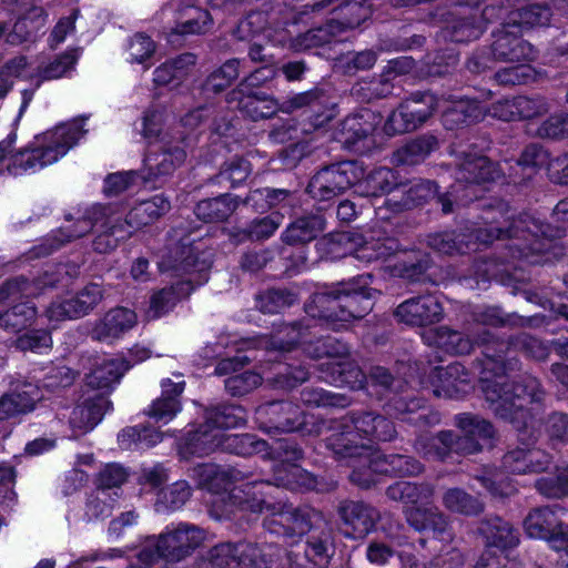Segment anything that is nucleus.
I'll list each match as a JSON object with an SVG mask.
<instances>
[{
	"label": "nucleus",
	"instance_id": "obj_14",
	"mask_svg": "<svg viewBox=\"0 0 568 568\" xmlns=\"http://www.w3.org/2000/svg\"><path fill=\"white\" fill-rule=\"evenodd\" d=\"M434 489L428 484H414L398 481L387 488V496L397 501L412 505L405 510L407 521L416 530L432 529L443 534L446 529V519L437 511L426 508Z\"/></svg>",
	"mask_w": 568,
	"mask_h": 568
},
{
	"label": "nucleus",
	"instance_id": "obj_51",
	"mask_svg": "<svg viewBox=\"0 0 568 568\" xmlns=\"http://www.w3.org/2000/svg\"><path fill=\"white\" fill-rule=\"evenodd\" d=\"M166 113L163 108L151 106L142 118V134L150 142L168 141L169 131L165 128Z\"/></svg>",
	"mask_w": 568,
	"mask_h": 568
},
{
	"label": "nucleus",
	"instance_id": "obj_30",
	"mask_svg": "<svg viewBox=\"0 0 568 568\" xmlns=\"http://www.w3.org/2000/svg\"><path fill=\"white\" fill-rule=\"evenodd\" d=\"M343 531L351 538H363L373 530L378 511L363 503L348 501L339 507Z\"/></svg>",
	"mask_w": 568,
	"mask_h": 568
},
{
	"label": "nucleus",
	"instance_id": "obj_31",
	"mask_svg": "<svg viewBox=\"0 0 568 568\" xmlns=\"http://www.w3.org/2000/svg\"><path fill=\"white\" fill-rule=\"evenodd\" d=\"M184 386V381L174 382L171 378H164L161 382L162 394L149 406L148 416L158 423H170L182 409L180 396Z\"/></svg>",
	"mask_w": 568,
	"mask_h": 568
},
{
	"label": "nucleus",
	"instance_id": "obj_8",
	"mask_svg": "<svg viewBox=\"0 0 568 568\" xmlns=\"http://www.w3.org/2000/svg\"><path fill=\"white\" fill-rule=\"evenodd\" d=\"M480 383L489 408L499 417L518 425L523 422L526 426V406L539 402L542 396L538 381L531 376L517 384H509L503 375H497L495 379L481 377Z\"/></svg>",
	"mask_w": 568,
	"mask_h": 568
},
{
	"label": "nucleus",
	"instance_id": "obj_37",
	"mask_svg": "<svg viewBox=\"0 0 568 568\" xmlns=\"http://www.w3.org/2000/svg\"><path fill=\"white\" fill-rule=\"evenodd\" d=\"M493 50L497 58L511 62L529 61L535 58V51L530 43L509 31L505 24L493 44Z\"/></svg>",
	"mask_w": 568,
	"mask_h": 568
},
{
	"label": "nucleus",
	"instance_id": "obj_41",
	"mask_svg": "<svg viewBox=\"0 0 568 568\" xmlns=\"http://www.w3.org/2000/svg\"><path fill=\"white\" fill-rule=\"evenodd\" d=\"M422 338L429 346L456 355L468 354L473 348V342L469 338L447 327L426 329L423 332Z\"/></svg>",
	"mask_w": 568,
	"mask_h": 568
},
{
	"label": "nucleus",
	"instance_id": "obj_47",
	"mask_svg": "<svg viewBox=\"0 0 568 568\" xmlns=\"http://www.w3.org/2000/svg\"><path fill=\"white\" fill-rule=\"evenodd\" d=\"M374 114L364 110L358 114L347 116L341 125V135L346 144H354L374 131Z\"/></svg>",
	"mask_w": 568,
	"mask_h": 568
},
{
	"label": "nucleus",
	"instance_id": "obj_16",
	"mask_svg": "<svg viewBox=\"0 0 568 568\" xmlns=\"http://www.w3.org/2000/svg\"><path fill=\"white\" fill-rule=\"evenodd\" d=\"M548 226L537 220L525 216V219L518 220L509 230L504 231L495 226H490L489 230L477 231L476 239L483 244H490L493 241L503 236L523 239L526 244L517 245L520 256L529 260L530 263H540L541 260L532 258V255L542 253L546 250V243L542 237H551L552 234L547 232Z\"/></svg>",
	"mask_w": 568,
	"mask_h": 568
},
{
	"label": "nucleus",
	"instance_id": "obj_50",
	"mask_svg": "<svg viewBox=\"0 0 568 568\" xmlns=\"http://www.w3.org/2000/svg\"><path fill=\"white\" fill-rule=\"evenodd\" d=\"M325 229L324 219L321 215L301 217L291 224L284 233L290 243L308 242Z\"/></svg>",
	"mask_w": 568,
	"mask_h": 568
},
{
	"label": "nucleus",
	"instance_id": "obj_18",
	"mask_svg": "<svg viewBox=\"0 0 568 568\" xmlns=\"http://www.w3.org/2000/svg\"><path fill=\"white\" fill-rule=\"evenodd\" d=\"M336 9L341 11V16L344 18L343 22L334 23L331 21L326 28L310 30L296 38L291 47L294 50L301 51L327 43L332 37L343 29L358 27L372 13L371 6L367 4L366 0H351L343 6L338 4Z\"/></svg>",
	"mask_w": 568,
	"mask_h": 568
},
{
	"label": "nucleus",
	"instance_id": "obj_12",
	"mask_svg": "<svg viewBox=\"0 0 568 568\" xmlns=\"http://www.w3.org/2000/svg\"><path fill=\"white\" fill-rule=\"evenodd\" d=\"M304 351L313 358L327 357L328 361L321 364L323 369L322 378L337 386L346 385L352 389L366 387V377L359 367L348 362L347 347L331 338H320L314 344L303 342Z\"/></svg>",
	"mask_w": 568,
	"mask_h": 568
},
{
	"label": "nucleus",
	"instance_id": "obj_49",
	"mask_svg": "<svg viewBox=\"0 0 568 568\" xmlns=\"http://www.w3.org/2000/svg\"><path fill=\"white\" fill-rule=\"evenodd\" d=\"M195 64V57L191 53L182 54L172 61H168L154 70V82L166 85L174 80L183 79L190 67Z\"/></svg>",
	"mask_w": 568,
	"mask_h": 568
},
{
	"label": "nucleus",
	"instance_id": "obj_54",
	"mask_svg": "<svg viewBox=\"0 0 568 568\" xmlns=\"http://www.w3.org/2000/svg\"><path fill=\"white\" fill-rule=\"evenodd\" d=\"M295 301L296 296L291 292L272 290L260 295L257 306L263 313L274 314L291 306Z\"/></svg>",
	"mask_w": 568,
	"mask_h": 568
},
{
	"label": "nucleus",
	"instance_id": "obj_45",
	"mask_svg": "<svg viewBox=\"0 0 568 568\" xmlns=\"http://www.w3.org/2000/svg\"><path fill=\"white\" fill-rule=\"evenodd\" d=\"M237 205L239 201L235 196L225 194L201 201L195 207V214L205 222H220L231 216Z\"/></svg>",
	"mask_w": 568,
	"mask_h": 568
},
{
	"label": "nucleus",
	"instance_id": "obj_55",
	"mask_svg": "<svg viewBox=\"0 0 568 568\" xmlns=\"http://www.w3.org/2000/svg\"><path fill=\"white\" fill-rule=\"evenodd\" d=\"M70 297L74 302V310L72 311L81 317L92 311L102 301L103 291L99 284L92 283L87 285L77 295Z\"/></svg>",
	"mask_w": 568,
	"mask_h": 568
},
{
	"label": "nucleus",
	"instance_id": "obj_7",
	"mask_svg": "<svg viewBox=\"0 0 568 568\" xmlns=\"http://www.w3.org/2000/svg\"><path fill=\"white\" fill-rule=\"evenodd\" d=\"M84 133L83 122L74 120L34 136L26 149L16 152V172L34 173L58 162Z\"/></svg>",
	"mask_w": 568,
	"mask_h": 568
},
{
	"label": "nucleus",
	"instance_id": "obj_6",
	"mask_svg": "<svg viewBox=\"0 0 568 568\" xmlns=\"http://www.w3.org/2000/svg\"><path fill=\"white\" fill-rule=\"evenodd\" d=\"M372 307L369 290L358 283H343L329 291L315 293L305 311L310 316L339 329L352 320L363 317Z\"/></svg>",
	"mask_w": 568,
	"mask_h": 568
},
{
	"label": "nucleus",
	"instance_id": "obj_53",
	"mask_svg": "<svg viewBox=\"0 0 568 568\" xmlns=\"http://www.w3.org/2000/svg\"><path fill=\"white\" fill-rule=\"evenodd\" d=\"M251 171V164L246 159L233 158L223 164L216 180L219 184L230 183L234 187L244 182Z\"/></svg>",
	"mask_w": 568,
	"mask_h": 568
},
{
	"label": "nucleus",
	"instance_id": "obj_27",
	"mask_svg": "<svg viewBox=\"0 0 568 568\" xmlns=\"http://www.w3.org/2000/svg\"><path fill=\"white\" fill-rule=\"evenodd\" d=\"M443 307L433 295L406 300L395 311L396 318L407 325H426L442 318Z\"/></svg>",
	"mask_w": 568,
	"mask_h": 568
},
{
	"label": "nucleus",
	"instance_id": "obj_11",
	"mask_svg": "<svg viewBox=\"0 0 568 568\" xmlns=\"http://www.w3.org/2000/svg\"><path fill=\"white\" fill-rule=\"evenodd\" d=\"M275 486L270 481H252L236 486L226 495L214 497L211 513L217 519L264 511L271 517L277 505L273 494L276 490Z\"/></svg>",
	"mask_w": 568,
	"mask_h": 568
},
{
	"label": "nucleus",
	"instance_id": "obj_23",
	"mask_svg": "<svg viewBox=\"0 0 568 568\" xmlns=\"http://www.w3.org/2000/svg\"><path fill=\"white\" fill-rule=\"evenodd\" d=\"M318 514L313 509H296L277 503L271 517L264 520L265 528L278 536H302L307 532Z\"/></svg>",
	"mask_w": 568,
	"mask_h": 568
},
{
	"label": "nucleus",
	"instance_id": "obj_4",
	"mask_svg": "<svg viewBox=\"0 0 568 568\" xmlns=\"http://www.w3.org/2000/svg\"><path fill=\"white\" fill-rule=\"evenodd\" d=\"M500 176V170L485 156L467 155L460 163L456 173V183L446 194L437 195V186L426 181L410 187L408 201L404 206L417 205L423 201L437 197L444 213L453 211V202L465 205L477 197L476 184L494 181Z\"/></svg>",
	"mask_w": 568,
	"mask_h": 568
},
{
	"label": "nucleus",
	"instance_id": "obj_29",
	"mask_svg": "<svg viewBox=\"0 0 568 568\" xmlns=\"http://www.w3.org/2000/svg\"><path fill=\"white\" fill-rule=\"evenodd\" d=\"M136 314L125 307H115L95 322L91 329L93 339L112 343L135 326Z\"/></svg>",
	"mask_w": 568,
	"mask_h": 568
},
{
	"label": "nucleus",
	"instance_id": "obj_1",
	"mask_svg": "<svg viewBox=\"0 0 568 568\" xmlns=\"http://www.w3.org/2000/svg\"><path fill=\"white\" fill-rule=\"evenodd\" d=\"M246 423V412L240 406L214 408L206 413V422L190 434L181 447L184 457L204 456L217 448L237 455L260 453L265 442L255 440L252 435H226L225 429L241 427Z\"/></svg>",
	"mask_w": 568,
	"mask_h": 568
},
{
	"label": "nucleus",
	"instance_id": "obj_40",
	"mask_svg": "<svg viewBox=\"0 0 568 568\" xmlns=\"http://www.w3.org/2000/svg\"><path fill=\"white\" fill-rule=\"evenodd\" d=\"M109 405V400L99 395L77 406L70 416L72 429L79 434H85L92 430L101 422Z\"/></svg>",
	"mask_w": 568,
	"mask_h": 568
},
{
	"label": "nucleus",
	"instance_id": "obj_19",
	"mask_svg": "<svg viewBox=\"0 0 568 568\" xmlns=\"http://www.w3.org/2000/svg\"><path fill=\"white\" fill-rule=\"evenodd\" d=\"M445 99H437L435 95L425 93L414 95L403 102L395 110L385 123L387 134H399L413 131L422 125L435 111H442Z\"/></svg>",
	"mask_w": 568,
	"mask_h": 568
},
{
	"label": "nucleus",
	"instance_id": "obj_10",
	"mask_svg": "<svg viewBox=\"0 0 568 568\" xmlns=\"http://www.w3.org/2000/svg\"><path fill=\"white\" fill-rule=\"evenodd\" d=\"M206 539L205 530L189 524L166 527L159 537H149L138 552L139 560L149 566L163 558L181 561L191 556Z\"/></svg>",
	"mask_w": 568,
	"mask_h": 568
},
{
	"label": "nucleus",
	"instance_id": "obj_63",
	"mask_svg": "<svg viewBox=\"0 0 568 568\" xmlns=\"http://www.w3.org/2000/svg\"><path fill=\"white\" fill-rule=\"evenodd\" d=\"M51 336L47 331H30L20 335L16 345L21 351L42 352L51 347Z\"/></svg>",
	"mask_w": 568,
	"mask_h": 568
},
{
	"label": "nucleus",
	"instance_id": "obj_61",
	"mask_svg": "<svg viewBox=\"0 0 568 568\" xmlns=\"http://www.w3.org/2000/svg\"><path fill=\"white\" fill-rule=\"evenodd\" d=\"M516 114L517 120L531 119L546 113L549 110V104L545 98L536 97H517L516 98Z\"/></svg>",
	"mask_w": 568,
	"mask_h": 568
},
{
	"label": "nucleus",
	"instance_id": "obj_20",
	"mask_svg": "<svg viewBox=\"0 0 568 568\" xmlns=\"http://www.w3.org/2000/svg\"><path fill=\"white\" fill-rule=\"evenodd\" d=\"M80 52L78 49L65 51L45 65L28 62L24 57H17L6 63V69L21 79L34 82L39 87L43 81L68 75L74 68Z\"/></svg>",
	"mask_w": 568,
	"mask_h": 568
},
{
	"label": "nucleus",
	"instance_id": "obj_60",
	"mask_svg": "<svg viewBox=\"0 0 568 568\" xmlns=\"http://www.w3.org/2000/svg\"><path fill=\"white\" fill-rule=\"evenodd\" d=\"M194 476L197 477L199 484L203 487L212 489L226 479H235L230 471L222 470L219 466L212 464L200 465L194 468Z\"/></svg>",
	"mask_w": 568,
	"mask_h": 568
},
{
	"label": "nucleus",
	"instance_id": "obj_15",
	"mask_svg": "<svg viewBox=\"0 0 568 568\" xmlns=\"http://www.w3.org/2000/svg\"><path fill=\"white\" fill-rule=\"evenodd\" d=\"M478 532L485 542V551L476 564V568H503L504 554L519 545V532L511 524L494 517L483 520Z\"/></svg>",
	"mask_w": 568,
	"mask_h": 568
},
{
	"label": "nucleus",
	"instance_id": "obj_34",
	"mask_svg": "<svg viewBox=\"0 0 568 568\" xmlns=\"http://www.w3.org/2000/svg\"><path fill=\"white\" fill-rule=\"evenodd\" d=\"M169 210L170 201L161 194L154 195L153 197L141 201L133 206L122 224L132 233L134 230H139L154 223L162 215L169 212Z\"/></svg>",
	"mask_w": 568,
	"mask_h": 568
},
{
	"label": "nucleus",
	"instance_id": "obj_39",
	"mask_svg": "<svg viewBox=\"0 0 568 568\" xmlns=\"http://www.w3.org/2000/svg\"><path fill=\"white\" fill-rule=\"evenodd\" d=\"M444 124L454 129L460 124H470L485 116V108L475 100L460 99L442 104Z\"/></svg>",
	"mask_w": 568,
	"mask_h": 568
},
{
	"label": "nucleus",
	"instance_id": "obj_25",
	"mask_svg": "<svg viewBox=\"0 0 568 568\" xmlns=\"http://www.w3.org/2000/svg\"><path fill=\"white\" fill-rule=\"evenodd\" d=\"M338 241L341 243H353L355 248L351 254L365 264L375 261H386L399 252L397 240L385 236L381 231H371L364 236L349 237L348 235H341Z\"/></svg>",
	"mask_w": 568,
	"mask_h": 568
},
{
	"label": "nucleus",
	"instance_id": "obj_42",
	"mask_svg": "<svg viewBox=\"0 0 568 568\" xmlns=\"http://www.w3.org/2000/svg\"><path fill=\"white\" fill-rule=\"evenodd\" d=\"M129 368L130 364L123 357L104 358L87 376V383L93 388H109L118 383Z\"/></svg>",
	"mask_w": 568,
	"mask_h": 568
},
{
	"label": "nucleus",
	"instance_id": "obj_59",
	"mask_svg": "<svg viewBox=\"0 0 568 568\" xmlns=\"http://www.w3.org/2000/svg\"><path fill=\"white\" fill-rule=\"evenodd\" d=\"M283 215L273 212L268 216L255 220L247 230V236L252 240H264L272 236L283 223Z\"/></svg>",
	"mask_w": 568,
	"mask_h": 568
},
{
	"label": "nucleus",
	"instance_id": "obj_44",
	"mask_svg": "<svg viewBox=\"0 0 568 568\" xmlns=\"http://www.w3.org/2000/svg\"><path fill=\"white\" fill-rule=\"evenodd\" d=\"M328 538L311 537L304 547V556L293 554L291 560L297 568H324L329 561Z\"/></svg>",
	"mask_w": 568,
	"mask_h": 568
},
{
	"label": "nucleus",
	"instance_id": "obj_48",
	"mask_svg": "<svg viewBox=\"0 0 568 568\" xmlns=\"http://www.w3.org/2000/svg\"><path fill=\"white\" fill-rule=\"evenodd\" d=\"M550 19V11L547 7L529 6L510 11L505 17V28H531L546 26Z\"/></svg>",
	"mask_w": 568,
	"mask_h": 568
},
{
	"label": "nucleus",
	"instance_id": "obj_2",
	"mask_svg": "<svg viewBox=\"0 0 568 568\" xmlns=\"http://www.w3.org/2000/svg\"><path fill=\"white\" fill-rule=\"evenodd\" d=\"M161 272H174L180 277L175 285L164 287L154 293L151 297L148 317L159 318L171 311L176 303L187 296L194 286L204 284L207 281V271L211 267V261L191 244H181L174 248V256L163 257L159 262Z\"/></svg>",
	"mask_w": 568,
	"mask_h": 568
},
{
	"label": "nucleus",
	"instance_id": "obj_57",
	"mask_svg": "<svg viewBox=\"0 0 568 568\" xmlns=\"http://www.w3.org/2000/svg\"><path fill=\"white\" fill-rule=\"evenodd\" d=\"M128 61L131 63H144L155 52L154 41L144 33L134 34L128 43Z\"/></svg>",
	"mask_w": 568,
	"mask_h": 568
},
{
	"label": "nucleus",
	"instance_id": "obj_9",
	"mask_svg": "<svg viewBox=\"0 0 568 568\" xmlns=\"http://www.w3.org/2000/svg\"><path fill=\"white\" fill-rule=\"evenodd\" d=\"M457 425L463 436L455 438L452 432H442L437 436L423 435L416 442V450L426 458L442 459L449 452L473 454L481 449L494 435L490 423L477 416L462 414Z\"/></svg>",
	"mask_w": 568,
	"mask_h": 568
},
{
	"label": "nucleus",
	"instance_id": "obj_24",
	"mask_svg": "<svg viewBox=\"0 0 568 568\" xmlns=\"http://www.w3.org/2000/svg\"><path fill=\"white\" fill-rule=\"evenodd\" d=\"M278 449L282 450V462L274 467L275 485L292 490L316 488L315 477L295 464L302 458L301 449L286 443H281Z\"/></svg>",
	"mask_w": 568,
	"mask_h": 568
},
{
	"label": "nucleus",
	"instance_id": "obj_43",
	"mask_svg": "<svg viewBox=\"0 0 568 568\" xmlns=\"http://www.w3.org/2000/svg\"><path fill=\"white\" fill-rule=\"evenodd\" d=\"M396 185L395 173L387 168H379L368 175L364 174L355 182V192L363 196H379Z\"/></svg>",
	"mask_w": 568,
	"mask_h": 568
},
{
	"label": "nucleus",
	"instance_id": "obj_26",
	"mask_svg": "<svg viewBox=\"0 0 568 568\" xmlns=\"http://www.w3.org/2000/svg\"><path fill=\"white\" fill-rule=\"evenodd\" d=\"M39 385L31 382H17L0 397V422L32 412L42 400Z\"/></svg>",
	"mask_w": 568,
	"mask_h": 568
},
{
	"label": "nucleus",
	"instance_id": "obj_38",
	"mask_svg": "<svg viewBox=\"0 0 568 568\" xmlns=\"http://www.w3.org/2000/svg\"><path fill=\"white\" fill-rule=\"evenodd\" d=\"M550 463L548 454L532 448H517L504 457V466L515 474H528L546 470Z\"/></svg>",
	"mask_w": 568,
	"mask_h": 568
},
{
	"label": "nucleus",
	"instance_id": "obj_52",
	"mask_svg": "<svg viewBox=\"0 0 568 568\" xmlns=\"http://www.w3.org/2000/svg\"><path fill=\"white\" fill-rule=\"evenodd\" d=\"M444 506L454 513L475 516L484 510L481 501L459 488L448 489L443 496Z\"/></svg>",
	"mask_w": 568,
	"mask_h": 568
},
{
	"label": "nucleus",
	"instance_id": "obj_22",
	"mask_svg": "<svg viewBox=\"0 0 568 568\" xmlns=\"http://www.w3.org/2000/svg\"><path fill=\"white\" fill-rule=\"evenodd\" d=\"M422 465L412 457L403 455L384 456L375 453L374 457L359 469H354L351 479L362 487L375 484L373 473L386 475H417L422 471Z\"/></svg>",
	"mask_w": 568,
	"mask_h": 568
},
{
	"label": "nucleus",
	"instance_id": "obj_56",
	"mask_svg": "<svg viewBox=\"0 0 568 568\" xmlns=\"http://www.w3.org/2000/svg\"><path fill=\"white\" fill-rule=\"evenodd\" d=\"M240 62L236 59L226 61L220 69L213 72L207 81L206 88L213 92H220L227 88L239 77Z\"/></svg>",
	"mask_w": 568,
	"mask_h": 568
},
{
	"label": "nucleus",
	"instance_id": "obj_3",
	"mask_svg": "<svg viewBox=\"0 0 568 568\" xmlns=\"http://www.w3.org/2000/svg\"><path fill=\"white\" fill-rule=\"evenodd\" d=\"M395 433L393 423L385 417L364 413L345 416L334 426V433L326 440L337 458L358 457L363 467L376 453L372 443L375 439L390 440Z\"/></svg>",
	"mask_w": 568,
	"mask_h": 568
},
{
	"label": "nucleus",
	"instance_id": "obj_62",
	"mask_svg": "<svg viewBox=\"0 0 568 568\" xmlns=\"http://www.w3.org/2000/svg\"><path fill=\"white\" fill-rule=\"evenodd\" d=\"M538 490L549 497L568 495V467L557 470L556 478H541L537 481Z\"/></svg>",
	"mask_w": 568,
	"mask_h": 568
},
{
	"label": "nucleus",
	"instance_id": "obj_13",
	"mask_svg": "<svg viewBox=\"0 0 568 568\" xmlns=\"http://www.w3.org/2000/svg\"><path fill=\"white\" fill-rule=\"evenodd\" d=\"M280 557V549L271 544L222 542L210 549L195 568H270Z\"/></svg>",
	"mask_w": 568,
	"mask_h": 568
},
{
	"label": "nucleus",
	"instance_id": "obj_33",
	"mask_svg": "<svg viewBox=\"0 0 568 568\" xmlns=\"http://www.w3.org/2000/svg\"><path fill=\"white\" fill-rule=\"evenodd\" d=\"M161 143V153H150L144 159V165L149 171L148 174L141 175L144 182L172 173L185 160L186 154L182 148L171 146L169 140Z\"/></svg>",
	"mask_w": 568,
	"mask_h": 568
},
{
	"label": "nucleus",
	"instance_id": "obj_35",
	"mask_svg": "<svg viewBox=\"0 0 568 568\" xmlns=\"http://www.w3.org/2000/svg\"><path fill=\"white\" fill-rule=\"evenodd\" d=\"M258 418L270 416V428L281 432H294L302 424V410L290 402H276L257 408Z\"/></svg>",
	"mask_w": 568,
	"mask_h": 568
},
{
	"label": "nucleus",
	"instance_id": "obj_32",
	"mask_svg": "<svg viewBox=\"0 0 568 568\" xmlns=\"http://www.w3.org/2000/svg\"><path fill=\"white\" fill-rule=\"evenodd\" d=\"M518 164L524 168H547L551 180L568 184V154L550 160L549 153L540 146L530 145L523 152Z\"/></svg>",
	"mask_w": 568,
	"mask_h": 568
},
{
	"label": "nucleus",
	"instance_id": "obj_17",
	"mask_svg": "<svg viewBox=\"0 0 568 568\" xmlns=\"http://www.w3.org/2000/svg\"><path fill=\"white\" fill-rule=\"evenodd\" d=\"M364 168L355 161H346L318 171L308 184L314 199L328 201L341 195L363 175Z\"/></svg>",
	"mask_w": 568,
	"mask_h": 568
},
{
	"label": "nucleus",
	"instance_id": "obj_21",
	"mask_svg": "<svg viewBox=\"0 0 568 568\" xmlns=\"http://www.w3.org/2000/svg\"><path fill=\"white\" fill-rule=\"evenodd\" d=\"M274 74L275 70L271 67H262L257 69L245 80L246 84L242 83L237 90L230 93L229 102H237L236 108L254 121L272 116L277 110L276 102L272 98L260 92H250L244 94V89L246 85H255L260 82L272 79Z\"/></svg>",
	"mask_w": 568,
	"mask_h": 568
},
{
	"label": "nucleus",
	"instance_id": "obj_58",
	"mask_svg": "<svg viewBox=\"0 0 568 568\" xmlns=\"http://www.w3.org/2000/svg\"><path fill=\"white\" fill-rule=\"evenodd\" d=\"M262 383V377L254 372H244L233 375L225 381L226 390L233 396L245 395Z\"/></svg>",
	"mask_w": 568,
	"mask_h": 568
},
{
	"label": "nucleus",
	"instance_id": "obj_64",
	"mask_svg": "<svg viewBox=\"0 0 568 568\" xmlns=\"http://www.w3.org/2000/svg\"><path fill=\"white\" fill-rule=\"evenodd\" d=\"M191 496V487L184 481H176L168 489L161 491V503L169 509H179Z\"/></svg>",
	"mask_w": 568,
	"mask_h": 568
},
{
	"label": "nucleus",
	"instance_id": "obj_36",
	"mask_svg": "<svg viewBox=\"0 0 568 568\" xmlns=\"http://www.w3.org/2000/svg\"><path fill=\"white\" fill-rule=\"evenodd\" d=\"M566 511L560 507H544L531 510L524 520V529L530 538L544 539L561 527V515Z\"/></svg>",
	"mask_w": 568,
	"mask_h": 568
},
{
	"label": "nucleus",
	"instance_id": "obj_5",
	"mask_svg": "<svg viewBox=\"0 0 568 568\" xmlns=\"http://www.w3.org/2000/svg\"><path fill=\"white\" fill-rule=\"evenodd\" d=\"M111 206L93 205L77 220L67 219V224L45 237L44 242L37 248V256L51 254L64 243L85 235L94 226L103 232L97 236L93 247L97 252L106 253L113 250L120 240L131 234Z\"/></svg>",
	"mask_w": 568,
	"mask_h": 568
},
{
	"label": "nucleus",
	"instance_id": "obj_28",
	"mask_svg": "<svg viewBox=\"0 0 568 568\" xmlns=\"http://www.w3.org/2000/svg\"><path fill=\"white\" fill-rule=\"evenodd\" d=\"M433 392L438 397H459L469 392L470 374L460 363L436 367L432 376Z\"/></svg>",
	"mask_w": 568,
	"mask_h": 568
},
{
	"label": "nucleus",
	"instance_id": "obj_46",
	"mask_svg": "<svg viewBox=\"0 0 568 568\" xmlns=\"http://www.w3.org/2000/svg\"><path fill=\"white\" fill-rule=\"evenodd\" d=\"M212 24L210 13L201 8L187 6L179 10L174 32L178 34H200Z\"/></svg>",
	"mask_w": 568,
	"mask_h": 568
}]
</instances>
